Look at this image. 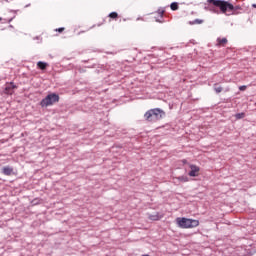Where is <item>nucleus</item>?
Listing matches in <instances>:
<instances>
[{"label":"nucleus","instance_id":"obj_1","mask_svg":"<svg viewBox=\"0 0 256 256\" xmlns=\"http://www.w3.org/2000/svg\"><path fill=\"white\" fill-rule=\"evenodd\" d=\"M208 3L214 5V7H219L224 15H227V11H231V15H239L243 11L240 5L233 6V4L225 0H208Z\"/></svg>","mask_w":256,"mask_h":256},{"label":"nucleus","instance_id":"obj_2","mask_svg":"<svg viewBox=\"0 0 256 256\" xmlns=\"http://www.w3.org/2000/svg\"><path fill=\"white\" fill-rule=\"evenodd\" d=\"M163 117H165V111H163L161 108L150 109L144 114V119L149 123L161 121Z\"/></svg>","mask_w":256,"mask_h":256},{"label":"nucleus","instance_id":"obj_3","mask_svg":"<svg viewBox=\"0 0 256 256\" xmlns=\"http://www.w3.org/2000/svg\"><path fill=\"white\" fill-rule=\"evenodd\" d=\"M176 223L180 229H195V227H199V220L185 217L176 218Z\"/></svg>","mask_w":256,"mask_h":256},{"label":"nucleus","instance_id":"obj_4","mask_svg":"<svg viewBox=\"0 0 256 256\" xmlns=\"http://www.w3.org/2000/svg\"><path fill=\"white\" fill-rule=\"evenodd\" d=\"M55 103H59V95L52 93L48 94L42 101L40 102L41 107H49L51 105H55Z\"/></svg>","mask_w":256,"mask_h":256},{"label":"nucleus","instance_id":"obj_5","mask_svg":"<svg viewBox=\"0 0 256 256\" xmlns=\"http://www.w3.org/2000/svg\"><path fill=\"white\" fill-rule=\"evenodd\" d=\"M199 171H201V168H199V166L190 164V172L188 173V175L190 177H199Z\"/></svg>","mask_w":256,"mask_h":256},{"label":"nucleus","instance_id":"obj_6","mask_svg":"<svg viewBox=\"0 0 256 256\" xmlns=\"http://www.w3.org/2000/svg\"><path fill=\"white\" fill-rule=\"evenodd\" d=\"M13 89H17V86L13 82L7 83L4 93L6 95H13Z\"/></svg>","mask_w":256,"mask_h":256},{"label":"nucleus","instance_id":"obj_7","mask_svg":"<svg viewBox=\"0 0 256 256\" xmlns=\"http://www.w3.org/2000/svg\"><path fill=\"white\" fill-rule=\"evenodd\" d=\"M148 219H150V221H161V219H163V214L155 212L154 214H149Z\"/></svg>","mask_w":256,"mask_h":256},{"label":"nucleus","instance_id":"obj_8","mask_svg":"<svg viewBox=\"0 0 256 256\" xmlns=\"http://www.w3.org/2000/svg\"><path fill=\"white\" fill-rule=\"evenodd\" d=\"M2 173L3 175H7V176L13 175V167L5 166L4 168H2Z\"/></svg>","mask_w":256,"mask_h":256},{"label":"nucleus","instance_id":"obj_9","mask_svg":"<svg viewBox=\"0 0 256 256\" xmlns=\"http://www.w3.org/2000/svg\"><path fill=\"white\" fill-rule=\"evenodd\" d=\"M228 40L227 38H218L217 39V46L218 47H225V45H227Z\"/></svg>","mask_w":256,"mask_h":256},{"label":"nucleus","instance_id":"obj_10","mask_svg":"<svg viewBox=\"0 0 256 256\" xmlns=\"http://www.w3.org/2000/svg\"><path fill=\"white\" fill-rule=\"evenodd\" d=\"M48 66H49V64H47L46 62L39 61L37 63V67H38V69H41V71H45V69H47Z\"/></svg>","mask_w":256,"mask_h":256},{"label":"nucleus","instance_id":"obj_11","mask_svg":"<svg viewBox=\"0 0 256 256\" xmlns=\"http://www.w3.org/2000/svg\"><path fill=\"white\" fill-rule=\"evenodd\" d=\"M108 17H110V19H114L117 20L119 18V14L117 12H111Z\"/></svg>","mask_w":256,"mask_h":256},{"label":"nucleus","instance_id":"obj_12","mask_svg":"<svg viewBox=\"0 0 256 256\" xmlns=\"http://www.w3.org/2000/svg\"><path fill=\"white\" fill-rule=\"evenodd\" d=\"M170 9L172 11H177V9H179V4L177 2H173L171 5H170Z\"/></svg>","mask_w":256,"mask_h":256},{"label":"nucleus","instance_id":"obj_13","mask_svg":"<svg viewBox=\"0 0 256 256\" xmlns=\"http://www.w3.org/2000/svg\"><path fill=\"white\" fill-rule=\"evenodd\" d=\"M202 23H203V20L195 19L194 21L190 22V25H201Z\"/></svg>","mask_w":256,"mask_h":256},{"label":"nucleus","instance_id":"obj_14","mask_svg":"<svg viewBox=\"0 0 256 256\" xmlns=\"http://www.w3.org/2000/svg\"><path fill=\"white\" fill-rule=\"evenodd\" d=\"M214 90L216 93H221V91H223V87L219 86V84H214Z\"/></svg>","mask_w":256,"mask_h":256},{"label":"nucleus","instance_id":"obj_15","mask_svg":"<svg viewBox=\"0 0 256 256\" xmlns=\"http://www.w3.org/2000/svg\"><path fill=\"white\" fill-rule=\"evenodd\" d=\"M178 181H181L182 183H187L189 181V178L187 176H180L178 177Z\"/></svg>","mask_w":256,"mask_h":256},{"label":"nucleus","instance_id":"obj_16","mask_svg":"<svg viewBox=\"0 0 256 256\" xmlns=\"http://www.w3.org/2000/svg\"><path fill=\"white\" fill-rule=\"evenodd\" d=\"M236 119H244L245 118V113H238L235 115Z\"/></svg>","mask_w":256,"mask_h":256},{"label":"nucleus","instance_id":"obj_17","mask_svg":"<svg viewBox=\"0 0 256 256\" xmlns=\"http://www.w3.org/2000/svg\"><path fill=\"white\" fill-rule=\"evenodd\" d=\"M246 89H247V86H245V85L239 87L240 91H245Z\"/></svg>","mask_w":256,"mask_h":256},{"label":"nucleus","instance_id":"obj_18","mask_svg":"<svg viewBox=\"0 0 256 256\" xmlns=\"http://www.w3.org/2000/svg\"><path fill=\"white\" fill-rule=\"evenodd\" d=\"M58 31L59 33H63V31H65V28H59Z\"/></svg>","mask_w":256,"mask_h":256},{"label":"nucleus","instance_id":"obj_19","mask_svg":"<svg viewBox=\"0 0 256 256\" xmlns=\"http://www.w3.org/2000/svg\"><path fill=\"white\" fill-rule=\"evenodd\" d=\"M163 13H164V11H161V12H160V16H161V17H163Z\"/></svg>","mask_w":256,"mask_h":256},{"label":"nucleus","instance_id":"obj_20","mask_svg":"<svg viewBox=\"0 0 256 256\" xmlns=\"http://www.w3.org/2000/svg\"><path fill=\"white\" fill-rule=\"evenodd\" d=\"M252 7H253L254 9H256V4H252Z\"/></svg>","mask_w":256,"mask_h":256},{"label":"nucleus","instance_id":"obj_21","mask_svg":"<svg viewBox=\"0 0 256 256\" xmlns=\"http://www.w3.org/2000/svg\"><path fill=\"white\" fill-rule=\"evenodd\" d=\"M182 163H187V160H183Z\"/></svg>","mask_w":256,"mask_h":256},{"label":"nucleus","instance_id":"obj_22","mask_svg":"<svg viewBox=\"0 0 256 256\" xmlns=\"http://www.w3.org/2000/svg\"><path fill=\"white\" fill-rule=\"evenodd\" d=\"M0 21H3V18L0 17Z\"/></svg>","mask_w":256,"mask_h":256}]
</instances>
